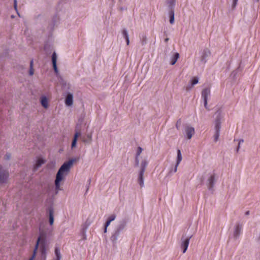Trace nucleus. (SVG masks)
<instances>
[{
    "label": "nucleus",
    "instance_id": "nucleus-38",
    "mask_svg": "<svg viewBox=\"0 0 260 260\" xmlns=\"http://www.w3.org/2000/svg\"><path fill=\"white\" fill-rule=\"evenodd\" d=\"M178 125L176 124V127L178 128Z\"/></svg>",
    "mask_w": 260,
    "mask_h": 260
},
{
    "label": "nucleus",
    "instance_id": "nucleus-21",
    "mask_svg": "<svg viewBox=\"0 0 260 260\" xmlns=\"http://www.w3.org/2000/svg\"><path fill=\"white\" fill-rule=\"evenodd\" d=\"M199 82V78L197 77H194L190 80L191 86L189 88L187 87V90L190 89L193 86L197 84Z\"/></svg>",
    "mask_w": 260,
    "mask_h": 260
},
{
    "label": "nucleus",
    "instance_id": "nucleus-30",
    "mask_svg": "<svg viewBox=\"0 0 260 260\" xmlns=\"http://www.w3.org/2000/svg\"><path fill=\"white\" fill-rule=\"evenodd\" d=\"M243 140H240L239 141V146H238V148H237V151H238V150H239V147H240V144H241V143H243Z\"/></svg>",
    "mask_w": 260,
    "mask_h": 260
},
{
    "label": "nucleus",
    "instance_id": "nucleus-19",
    "mask_svg": "<svg viewBox=\"0 0 260 260\" xmlns=\"http://www.w3.org/2000/svg\"><path fill=\"white\" fill-rule=\"evenodd\" d=\"M142 150H143L142 148L140 147H139L137 149V151L136 156V160H136V165L137 166H138L139 165L138 157L142 153Z\"/></svg>",
    "mask_w": 260,
    "mask_h": 260
},
{
    "label": "nucleus",
    "instance_id": "nucleus-23",
    "mask_svg": "<svg viewBox=\"0 0 260 260\" xmlns=\"http://www.w3.org/2000/svg\"><path fill=\"white\" fill-rule=\"evenodd\" d=\"M170 16V22L171 24L174 23V12L173 10H171L169 12Z\"/></svg>",
    "mask_w": 260,
    "mask_h": 260
},
{
    "label": "nucleus",
    "instance_id": "nucleus-27",
    "mask_svg": "<svg viewBox=\"0 0 260 260\" xmlns=\"http://www.w3.org/2000/svg\"><path fill=\"white\" fill-rule=\"evenodd\" d=\"M175 0H168V3L171 5L173 6L175 4Z\"/></svg>",
    "mask_w": 260,
    "mask_h": 260
},
{
    "label": "nucleus",
    "instance_id": "nucleus-37",
    "mask_svg": "<svg viewBox=\"0 0 260 260\" xmlns=\"http://www.w3.org/2000/svg\"><path fill=\"white\" fill-rule=\"evenodd\" d=\"M178 125L176 124V127L178 128Z\"/></svg>",
    "mask_w": 260,
    "mask_h": 260
},
{
    "label": "nucleus",
    "instance_id": "nucleus-3",
    "mask_svg": "<svg viewBox=\"0 0 260 260\" xmlns=\"http://www.w3.org/2000/svg\"><path fill=\"white\" fill-rule=\"evenodd\" d=\"M148 165V162L146 160H144L142 161L140 166V171L139 174L138 182L141 186L143 187L144 186V174L146 168Z\"/></svg>",
    "mask_w": 260,
    "mask_h": 260
},
{
    "label": "nucleus",
    "instance_id": "nucleus-9",
    "mask_svg": "<svg viewBox=\"0 0 260 260\" xmlns=\"http://www.w3.org/2000/svg\"><path fill=\"white\" fill-rule=\"evenodd\" d=\"M57 56L55 52H53L52 55V61L53 69L56 73H58V70L56 66Z\"/></svg>",
    "mask_w": 260,
    "mask_h": 260
},
{
    "label": "nucleus",
    "instance_id": "nucleus-22",
    "mask_svg": "<svg viewBox=\"0 0 260 260\" xmlns=\"http://www.w3.org/2000/svg\"><path fill=\"white\" fill-rule=\"evenodd\" d=\"M182 157L181 151L178 149L177 150V161H176L177 166H179V164L180 163L181 161L182 160Z\"/></svg>",
    "mask_w": 260,
    "mask_h": 260
},
{
    "label": "nucleus",
    "instance_id": "nucleus-17",
    "mask_svg": "<svg viewBox=\"0 0 260 260\" xmlns=\"http://www.w3.org/2000/svg\"><path fill=\"white\" fill-rule=\"evenodd\" d=\"M49 223L50 225H52L54 222V217H53V210L52 208L49 209Z\"/></svg>",
    "mask_w": 260,
    "mask_h": 260
},
{
    "label": "nucleus",
    "instance_id": "nucleus-7",
    "mask_svg": "<svg viewBox=\"0 0 260 260\" xmlns=\"http://www.w3.org/2000/svg\"><path fill=\"white\" fill-rule=\"evenodd\" d=\"M185 132L188 139H190L195 133L194 128L189 126L186 127Z\"/></svg>",
    "mask_w": 260,
    "mask_h": 260
},
{
    "label": "nucleus",
    "instance_id": "nucleus-20",
    "mask_svg": "<svg viewBox=\"0 0 260 260\" xmlns=\"http://www.w3.org/2000/svg\"><path fill=\"white\" fill-rule=\"evenodd\" d=\"M179 57V53H175L171 59V64L172 65H174L177 61Z\"/></svg>",
    "mask_w": 260,
    "mask_h": 260
},
{
    "label": "nucleus",
    "instance_id": "nucleus-16",
    "mask_svg": "<svg viewBox=\"0 0 260 260\" xmlns=\"http://www.w3.org/2000/svg\"><path fill=\"white\" fill-rule=\"evenodd\" d=\"M45 162V160L42 158H39L37 159L36 164L34 166V170H36L40 167L42 165L44 164Z\"/></svg>",
    "mask_w": 260,
    "mask_h": 260
},
{
    "label": "nucleus",
    "instance_id": "nucleus-11",
    "mask_svg": "<svg viewBox=\"0 0 260 260\" xmlns=\"http://www.w3.org/2000/svg\"><path fill=\"white\" fill-rule=\"evenodd\" d=\"M190 238L186 239L181 244V247L183 248V253H184L188 248Z\"/></svg>",
    "mask_w": 260,
    "mask_h": 260
},
{
    "label": "nucleus",
    "instance_id": "nucleus-10",
    "mask_svg": "<svg viewBox=\"0 0 260 260\" xmlns=\"http://www.w3.org/2000/svg\"><path fill=\"white\" fill-rule=\"evenodd\" d=\"M115 218H116V216L114 214L111 215L108 217V218L105 223V230H104L105 233L107 232V227L110 225V223L115 219Z\"/></svg>",
    "mask_w": 260,
    "mask_h": 260
},
{
    "label": "nucleus",
    "instance_id": "nucleus-13",
    "mask_svg": "<svg viewBox=\"0 0 260 260\" xmlns=\"http://www.w3.org/2000/svg\"><path fill=\"white\" fill-rule=\"evenodd\" d=\"M65 103L67 106H71L73 103V96L72 94H68L65 101Z\"/></svg>",
    "mask_w": 260,
    "mask_h": 260
},
{
    "label": "nucleus",
    "instance_id": "nucleus-33",
    "mask_svg": "<svg viewBox=\"0 0 260 260\" xmlns=\"http://www.w3.org/2000/svg\"><path fill=\"white\" fill-rule=\"evenodd\" d=\"M125 39L126 40L127 45H128L129 43V38H126Z\"/></svg>",
    "mask_w": 260,
    "mask_h": 260
},
{
    "label": "nucleus",
    "instance_id": "nucleus-35",
    "mask_svg": "<svg viewBox=\"0 0 260 260\" xmlns=\"http://www.w3.org/2000/svg\"><path fill=\"white\" fill-rule=\"evenodd\" d=\"M249 214V211H247V212H246V215H248Z\"/></svg>",
    "mask_w": 260,
    "mask_h": 260
},
{
    "label": "nucleus",
    "instance_id": "nucleus-2",
    "mask_svg": "<svg viewBox=\"0 0 260 260\" xmlns=\"http://www.w3.org/2000/svg\"><path fill=\"white\" fill-rule=\"evenodd\" d=\"M40 245L39 250L41 253V257L43 260H45L46 257V248L45 246V240L43 235L41 234L38 238L37 242L35 246V248L34 250V252L31 257L28 260H34L36 257L37 250Z\"/></svg>",
    "mask_w": 260,
    "mask_h": 260
},
{
    "label": "nucleus",
    "instance_id": "nucleus-8",
    "mask_svg": "<svg viewBox=\"0 0 260 260\" xmlns=\"http://www.w3.org/2000/svg\"><path fill=\"white\" fill-rule=\"evenodd\" d=\"M80 135L81 133L80 132H76L71 144L72 149H73L76 147L77 140Z\"/></svg>",
    "mask_w": 260,
    "mask_h": 260
},
{
    "label": "nucleus",
    "instance_id": "nucleus-25",
    "mask_svg": "<svg viewBox=\"0 0 260 260\" xmlns=\"http://www.w3.org/2000/svg\"><path fill=\"white\" fill-rule=\"evenodd\" d=\"M34 73V71L33 69V60H31L30 62V70L29 74L30 76L33 75Z\"/></svg>",
    "mask_w": 260,
    "mask_h": 260
},
{
    "label": "nucleus",
    "instance_id": "nucleus-15",
    "mask_svg": "<svg viewBox=\"0 0 260 260\" xmlns=\"http://www.w3.org/2000/svg\"><path fill=\"white\" fill-rule=\"evenodd\" d=\"M41 103L42 106L45 109L48 108V100L47 98L43 96L41 98Z\"/></svg>",
    "mask_w": 260,
    "mask_h": 260
},
{
    "label": "nucleus",
    "instance_id": "nucleus-1",
    "mask_svg": "<svg viewBox=\"0 0 260 260\" xmlns=\"http://www.w3.org/2000/svg\"><path fill=\"white\" fill-rule=\"evenodd\" d=\"M76 160V159H70L68 161L65 162L59 168L55 180V188L57 191L60 189V182L64 179L70 171L71 166Z\"/></svg>",
    "mask_w": 260,
    "mask_h": 260
},
{
    "label": "nucleus",
    "instance_id": "nucleus-29",
    "mask_svg": "<svg viewBox=\"0 0 260 260\" xmlns=\"http://www.w3.org/2000/svg\"><path fill=\"white\" fill-rule=\"evenodd\" d=\"M118 233H117L116 235H113L111 237L112 239H113V240H116L117 238V236H118Z\"/></svg>",
    "mask_w": 260,
    "mask_h": 260
},
{
    "label": "nucleus",
    "instance_id": "nucleus-6",
    "mask_svg": "<svg viewBox=\"0 0 260 260\" xmlns=\"http://www.w3.org/2000/svg\"><path fill=\"white\" fill-rule=\"evenodd\" d=\"M9 176L8 172L0 167V182H5Z\"/></svg>",
    "mask_w": 260,
    "mask_h": 260
},
{
    "label": "nucleus",
    "instance_id": "nucleus-18",
    "mask_svg": "<svg viewBox=\"0 0 260 260\" xmlns=\"http://www.w3.org/2000/svg\"><path fill=\"white\" fill-rule=\"evenodd\" d=\"M81 139H82V141L84 143H91V142L92 141V135H91V134H88L86 136V137H81Z\"/></svg>",
    "mask_w": 260,
    "mask_h": 260
},
{
    "label": "nucleus",
    "instance_id": "nucleus-36",
    "mask_svg": "<svg viewBox=\"0 0 260 260\" xmlns=\"http://www.w3.org/2000/svg\"><path fill=\"white\" fill-rule=\"evenodd\" d=\"M168 40H169V39H168V38H167V39H165V41H166V42H167V41H168Z\"/></svg>",
    "mask_w": 260,
    "mask_h": 260
},
{
    "label": "nucleus",
    "instance_id": "nucleus-26",
    "mask_svg": "<svg viewBox=\"0 0 260 260\" xmlns=\"http://www.w3.org/2000/svg\"><path fill=\"white\" fill-rule=\"evenodd\" d=\"M122 34L124 37V38L125 39L126 38L128 37L127 31L126 29H123L122 30Z\"/></svg>",
    "mask_w": 260,
    "mask_h": 260
},
{
    "label": "nucleus",
    "instance_id": "nucleus-14",
    "mask_svg": "<svg viewBox=\"0 0 260 260\" xmlns=\"http://www.w3.org/2000/svg\"><path fill=\"white\" fill-rule=\"evenodd\" d=\"M242 230V226L240 224H237L235 226V231H234V236L235 237H237L240 234Z\"/></svg>",
    "mask_w": 260,
    "mask_h": 260
},
{
    "label": "nucleus",
    "instance_id": "nucleus-32",
    "mask_svg": "<svg viewBox=\"0 0 260 260\" xmlns=\"http://www.w3.org/2000/svg\"><path fill=\"white\" fill-rule=\"evenodd\" d=\"M178 166H177V164H176V165L175 166L174 169V172L175 173L177 171V168Z\"/></svg>",
    "mask_w": 260,
    "mask_h": 260
},
{
    "label": "nucleus",
    "instance_id": "nucleus-12",
    "mask_svg": "<svg viewBox=\"0 0 260 260\" xmlns=\"http://www.w3.org/2000/svg\"><path fill=\"white\" fill-rule=\"evenodd\" d=\"M215 182V175H211L208 179V184L209 189L212 188Z\"/></svg>",
    "mask_w": 260,
    "mask_h": 260
},
{
    "label": "nucleus",
    "instance_id": "nucleus-24",
    "mask_svg": "<svg viewBox=\"0 0 260 260\" xmlns=\"http://www.w3.org/2000/svg\"><path fill=\"white\" fill-rule=\"evenodd\" d=\"M55 253L56 256V260H60L61 258V255L60 253V250L58 248H55Z\"/></svg>",
    "mask_w": 260,
    "mask_h": 260
},
{
    "label": "nucleus",
    "instance_id": "nucleus-4",
    "mask_svg": "<svg viewBox=\"0 0 260 260\" xmlns=\"http://www.w3.org/2000/svg\"><path fill=\"white\" fill-rule=\"evenodd\" d=\"M210 95V89L209 88L204 89L202 92V98L204 100L205 107L208 109L207 107V99L208 96Z\"/></svg>",
    "mask_w": 260,
    "mask_h": 260
},
{
    "label": "nucleus",
    "instance_id": "nucleus-34",
    "mask_svg": "<svg viewBox=\"0 0 260 260\" xmlns=\"http://www.w3.org/2000/svg\"><path fill=\"white\" fill-rule=\"evenodd\" d=\"M10 157H11V155L10 154H7L6 155V157L7 159H9L10 158Z\"/></svg>",
    "mask_w": 260,
    "mask_h": 260
},
{
    "label": "nucleus",
    "instance_id": "nucleus-5",
    "mask_svg": "<svg viewBox=\"0 0 260 260\" xmlns=\"http://www.w3.org/2000/svg\"><path fill=\"white\" fill-rule=\"evenodd\" d=\"M215 134L214 136V141L217 142L220 135V122L219 120H216L215 126Z\"/></svg>",
    "mask_w": 260,
    "mask_h": 260
},
{
    "label": "nucleus",
    "instance_id": "nucleus-31",
    "mask_svg": "<svg viewBox=\"0 0 260 260\" xmlns=\"http://www.w3.org/2000/svg\"><path fill=\"white\" fill-rule=\"evenodd\" d=\"M237 2H238V0H233V7H235L236 6Z\"/></svg>",
    "mask_w": 260,
    "mask_h": 260
},
{
    "label": "nucleus",
    "instance_id": "nucleus-28",
    "mask_svg": "<svg viewBox=\"0 0 260 260\" xmlns=\"http://www.w3.org/2000/svg\"><path fill=\"white\" fill-rule=\"evenodd\" d=\"M14 7L15 10L17 11V0L14 1Z\"/></svg>",
    "mask_w": 260,
    "mask_h": 260
}]
</instances>
